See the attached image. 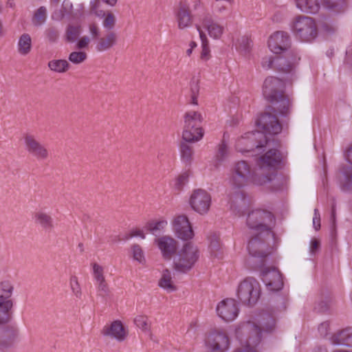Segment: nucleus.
<instances>
[{"mask_svg": "<svg viewBox=\"0 0 352 352\" xmlns=\"http://www.w3.org/2000/svg\"><path fill=\"white\" fill-rule=\"evenodd\" d=\"M282 161L279 151L270 148L257 160L261 173L253 175L250 164L244 160L236 162L232 169L230 182L237 188H241L250 182L277 190L283 185L282 177L277 175V167Z\"/></svg>", "mask_w": 352, "mask_h": 352, "instance_id": "1", "label": "nucleus"}, {"mask_svg": "<svg viewBox=\"0 0 352 352\" xmlns=\"http://www.w3.org/2000/svg\"><path fill=\"white\" fill-rule=\"evenodd\" d=\"M258 326L253 322L248 321L239 326L236 329V337L241 343V347L236 352H258L256 346L261 340L262 331L272 332L275 329L276 320L268 314H262Z\"/></svg>", "mask_w": 352, "mask_h": 352, "instance_id": "2", "label": "nucleus"}, {"mask_svg": "<svg viewBox=\"0 0 352 352\" xmlns=\"http://www.w3.org/2000/svg\"><path fill=\"white\" fill-rule=\"evenodd\" d=\"M284 82L276 77H267L263 83V94L265 98L273 103L278 113L282 116H286L290 109L291 102L284 95Z\"/></svg>", "mask_w": 352, "mask_h": 352, "instance_id": "3", "label": "nucleus"}, {"mask_svg": "<svg viewBox=\"0 0 352 352\" xmlns=\"http://www.w3.org/2000/svg\"><path fill=\"white\" fill-rule=\"evenodd\" d=\"M272 238L265 237L259 232H255L248 245L250 257L247 260L248 265L252 269L263 267L265 258L271 253L272 248L267 240Z\"/></svg>", "mask_w": 352, "mask_h": 352, "instance_id": "4", "label": "nucleus"}, {"mask_svg": "<svg viewBox=\"0 0 352 352\" xmlns=\"http://www.w3.org/2000/svg\"><path fill=\"white\" fill-rule=\"evenodd\" d=\"M275 219L272 212L261 209H256L248 213L247 226L255 232L263 234L265 237L274 238L272 231Z\"/></svg>", "mask_w": 352, "mask_h": 352, "instance_id": "5", "label": "nucleus"}, {"mask_svg": "<svg viewBox=\"0 0 352 352\" xmlns=\"http://www.w3.org/2000/svg\"><path fill=\"white\" fill-rule=\"evenodd\" d=\"M184 125L182 138L186 142H197L204 135V131L201 126L203 121L202 116L197 111L186 112L184 116Z\"/></svg>", "mask_w": 352, "mask_h": 352, "instance_id": "6", "label": "nucleus"}, {"mask_svg": "<svg viewBox=\"0 0 352 352\" xmlns=\"http://www.w3.org/2000/svg\"><path fill=\"white\" fill-rule=\"evenodd\" d=\"M14 285L11 280L0 282V326L8 323L12 317Z\"/></svg>", "mask_w": 352, "mask_h": 352, "instance_id": "7", "label": "nucleus"}, {"mask_svg": "<svg viewBox=\"0 0 352 352\" xmlns=\"http://www.w3.org/2000/svg\"><path fill=\"white\" fill-rule=\"evenodd\" d=\"M270 143V139L265 133L259 131H250L241 136L236 143V148L239 152H250L254 149L263 150Z\"/></svg>", "mask_w": 352, "mask_h": 352, "instance_id": "8", "label": "nucleus"}, {"mask_svg": "<svg viewBox=\"0 0 352 352\" xmlns=\"http://www.w3.org/2000/svg\"><path fill=\"white\" fill-rule=\"evenodd\" d=\"M260 295V285L254 278L249 277L245 278L238 287V298L244 305L248 306L254 305L258 301Z\"/></svg>", "mask_w": 352, "mask_h": 352, "instance_id": "9", "label": "nucleus"}, {"mask_svg": "<svg viewBox=\"0 0 352 352\" xmlns=\"http://www.w3.org/2000/svg\"><path fill=\"white\" fill-rule=\"evenodd\" d=\"M199 258V252L196 246L190 243H186L174 258L175 269L186 273L195 265Z\"/></svg>", "mask_w": 352, "mask_h": 352, "instance_id": "10", "label": "nucleus"}, {"mask_svg": "<svg viewBox=\"0 0 352 352\" xmlns=\"http://www.w3.org/2000/svg\"><path fill=\"white\" fill-rule=\"evenodd\" d=\"M294 32L297 37L303 41H311L317 36V27L312 18L301 16L296 19Z\"/></svg>", "mask_w": 352, "mask_h": 352, "instance_id": "11", "label": "nucleus"}, {"mask_svg": "<svg viewBox=\"0 0 352 352\" xmlns=\"http://www.w3.org/2000/svg\"><path fill=\"white\" fill-rule=\"evenodd\" d=\"M275 109H276V107L269 106L267 111L262 113L256 122L257 126L263 129L264 133L275 135L282 131V125L279 122L276 114L272 113Z\"/></svg>", "mask_w": 352, "mask_h": 352, "instance_id": "12", "label": "nucleus"}, {"mask_svg": "<svg viewBox=\"0 0 352 352\" xmlns=\"http://www.w3.org/2000/svg\"><path fill=\"white\" fill-rule=\"evenodd\" d=\"M251 201L241 188L234 187L230 197V210L239 216H243L249 209Z\"/></svg>", "mask_w": 352, "mask_h": 352, "instance_id": "13", "label": "nucleus"}, {"mask_svg": "<svg viewBox=\"0 0 352 352\" xmlns=\"http://www.w3.org/2000/svg\"><path fill=\"white\" fill-rule=\"evenodd\" d=\"M26 151L38 160H46L49 151L46 146L38 141L34 135L25 134L23 137Z\"/></svg>", "mask_w": 352, "mask_h": 352, "instance_id": "14", "label": "nucleus"}, {"mask_svg": "<svg viewBox=\"0 0 352 352\" xmlns=\"http://www.w3.org/2000/svg\"><path fill=\"white\" fill-rule=\"evenodd\" d=\"M210 204V194L203 189L195 190L190 198V204L192 208L201 214L208 212Z\"/></svg>", "mask_w": 352, "mask_h": 352, "instance_id": "15", "label": "nucleus"}, {"mask_svg": "<svg viewBox=\"0 0 352 352\" xmlns=\"http://www.w3.org/2000/svg\"><path fill=\"white\" fill-rule=\"evenodd\" d=\"M261 276L266 287L270 291H279L283 287L281 274L274 267L263 268Z\"/></svg>", "mask_w": 352, "mask_h": 352, "instance_id": "16", "label": "nucleus"}, {"mask_svg": "<svg viewBox=\"0 0 352 352\" xmlns=\"http://www.w3.org/2000/svg\"><path fill=\"white\" fill-rule=\"evenodd\" d=\"M291 45L289 34L287 32L278 31L273 34L268 40V47L274 54L289 52Z\"/></svg>", "mask_w": 352, "mask_h": 352, "instance_id": "17", "label": "nucleus"}, {"mask_svg": "<svg viewBox=\"0 0 352 352\" xmlns=\"http://www.w3.org/2000/svg\"><path fill=\"white\" fill-rule=\"evenodd\" d=\"M216 310L218 316L226 322L234 320L239 311L236 300L232 298L221 300L218 304Z\"/></svg>", "mask_w": 352, "mask_h": 352, "instance_id": "18", "label": "nucleus"}, {"mask_svg": "<svg viewBox=\"0 0 352 352\" xmlns=\"http://www.w3.org/2000/svg\"><path fill=\"white\" fill-rule=\"evenodd\" d=\"M0 335V352H8L14 347L19 336V329L14 326L8 325L1 329Z\"/></svg>", "mask_w": 352, "mask_h": 352, "instance_id": "19", "label": "nucleus"}, {"mask_svg": "<svg viewBox=\"0 0 352 352\" xmlns=\"http://www.w3.org/2000/svg\"><path fill=\"white\" fill-rule=\"evenodd\" d=\"M173 228L177 236L182 240H188L194 235L190 223L185 215H179L175 219Z\"/></svg>", "mask_w": 352, "mask_h": 352, "instance_id": "20", "label": "nucleus"}, {"mask_svg": "<svg viewBox=\"0 0 352 352\" xmlns=\"http://www.w3.org/2000/svg\"><path fill=\"white\" fill-rule=\"evenodd\" d=\"M346 159L351 166H343L340 170L339 181L343 190H352V146L347 151Z\"/></svg>", "mask_w": 352, "mask_h": 352, "instance_id": "21", "label": "nucleus"}, {"mask_svg": "<svg viewBox=\"0 0 352 352\" xmlns=\"http://www.w3.org/2000/svg\"><path fill=\"white\" fill-rule=\"evenodd\" d=\"M287 56L275 57V69L283 73H290L294 69V64L300 58L293 51L286 52Z\"/></svg>", "mask_w": 352, "mask_h": 352, "instance_id": "22", "label": "nucleus"}, {"mask_svg": "<svg viewBox=\"0 0 352 352\" xmlns=\"http://www.w3.org/2000/svg\"><path fill=\"white\" fill-rule=\"evenodd\" d=\"M159 249L161 250L163 257L166 260H170L177 250V242L173 238L167 236L155 239Z\"/></svg>", "mask_w": 352, "mask_h": 352, "instance_id": "23", "label": "nucleus"}, {"mask_svg": "<svg viewBox=\"0 0 352 352\" xmlns=\"http://www.w3.org/2000/svg\"><path fill=\"white\" fill-rule=\"evenodd\" d=\"M208 342L213 351L224 352L229 347V339L223 332H214L210 334Z\"/></svg>", "mask_w": 352, "mask_h": 352, "instance_id": "24", "label": "nucleus"}, {"mask_svg": "<svg viewBox=\"0 0 352 352\" xmlns=\"http://www.w3.org/2000/svg\"><path fill=\"white\" fill-rule=\"evenodd\" d=\"M102 333L104 336H110L120 342L124 340L127 336V331L119 320L113 321L109 326L104 327Z\"/></svg>", "mask_w": 352, "mask_h": 352, "instance_id": "25", "label": "nucleus"}, {"mask_svg": "<svg viewBox=\"0 0 352 352\" xmlns=\"http://www.w3.org/2000/svg\"><path fill=\"white\" fill-rule=\"evenodd\" d=\"M176 17L179 29H184L190 26L192 23V15L189 10V6L186 2H180Z\"/></svg>", "mask_w": 352, "mask_h": 352, "instance_id": "26", "label": "nucleus"}, {"mask_svg": "<svg viewBox=\"0 0 352 352\" xmlns=\"http://www.w3.org/2000/svg\"><path fill=\"white\" fill-rule=\"evenodd\" d=\"M201 21L204 28L208 30L211 37L216 39L220 38L223 34V28L217 23H214L212 16L209 13H204Z\"/></svg>", "mask_w": 352, "mask_h": 352, "instance_id": "27", "label": "nucleus"}, {"mask_svg": "<svg viewBox=\"0 0 352 352\" xmlns=\"http://www.w3.org/2000/svg\"><path fill=\"white\" fill-rule=\"evenodd\" d=\"M333 344L352 346V327L339 331L331 337Z\"/></svg>", "mask_w": 352, "mask_h": 352, "instance_id": "28", "label": "nucleus"}, {"mask_svg": "<svg viewBox=\"0 0 352 352\" xmlns=\"http://www.w3.org/2000/svg\"><path fill=\"white\" fill-rule=\"evenodd\" d=\"M34 219L35 223L45 230H51L54 228V221L52 216L43 210L35 212Z\"/></svg>", "mask_w": 352, "mask_h": 352, "instance_id": "29", "label": "nucleus"}, {"mask_svg": "<svg viewBox=\"0 0 352 352\" xmlns=\"http://www.w3.org/2000/svg\"><path fill=\"white\" fill-rule=\"evenodd\" d=\"M117 41V34L114 32H109L104 37L99 38L96 50L98 52H104L111 49Z\"/></svg>", "mask_w": 352, "mask_h": 352, "instance_id": "30", "label": "nucleus"}, {"mask_svg": "<svg viewBox=\"0 0 352 352\" xmlns=\"http://www.w3.org/2000/svg\"><path fill=\"white\" fill-rule=\"evenodd\" d=\"M331 303V295L328 292L322 293L315 302L314 310L318 313H326L330 309Z\"/></svg>", "mask_w": 352, "mask_h": 352, "instance_id": "31", "label": "nucleus"}, {"mask_svg": "<svg viewBox=\"0 0 352 352\" xmlns=\"http://www.w3.org/2000/svg\"><path fill=\"white\" fill-rule=\"evenodd\" d=\"M296 6L304 12L315 14L320 8L317 0H296Z\"/></svg>", "mask_w": 352, "mask_h": 352, "instance_id": "32", "label": "nucleus"}, {"mask_svg": "<svg viewBox=\"0 0 352 352\" xmlns=\"http://www.w3.org/2000/svg\"><path fill=\"white\" fill-rule=\"evenodd\" d=\"M32 49V38L30 34H23L19 39L18 52L21 55L25 56L28 54Z\"/></svg>", "mask_w": 352, "mask_h": 352, "instance_id": "33", "label": "nucleus"}, {"mask_svg": "<svg viewBox=\"0 0 352 352\" xmlns=\"http://www.w3.org/2000/svg\"><path fill=\"white\" fill-rule=\"evenodd\" d=\"M159 285L168 292L176 290V287L172 283L171 274L168 270H164L162 278L159 281Z\"/></svg>", "mask_w": 352, "mask_h": 352, "instance_id": "34", "label": "nucleus"}, {"mask_svg": "<svg viewBox=\"0 0 352 352\" xmlns=\"http://www.w3.org/2000/svg\"><path fill=\"white\" fill-rule=\"evenodd\" d=\"M47 12L45 6H41L34 13L32 23L34 26L38 27L44 24L47 19Z\"/></svg>", "mask_w": 352, "mask_h": 352, "instance_id": "35", "label": "nucleus"}, {"mask_svg": "<svg viewBox=\"0 0 352 352\" xmlns=\"http://www.w3.org/2000/svg\"><path fill=\"white\" fill-rule=\"evenodd\" d=\"M48 67L53 72L64 73L69 69V64L64 59L52 60L48 63Z\"/></svg>", "mask_w": 352, "mask_h": 352, "instance_id": "36", "label": "nucleus"}, {"mask_svg": "<svg viewBox=\"0 0 352 352\" xmlns=\"http://www.w3.org/2000/svg\"><path fill=\"white\" fill-rule=\"evenodd\" d=\"M197 29L199 33L200 39L201 41L202 50L201 53V58L204 60H207L210 58V49L208 45V41L202 30H201L200 26L197 25Z\"/></svg>", "mask_w": 352, "mask_h": 352, "instance_id": "37", "label": "nucleus"}, {"mask_svg": "<svg viewBox=\"0 0 352 352\" xmlns=\"http://www.w3.org/2000/svg\"><path fill=\"white\" fill-rule=\"evenodd\" d=\"M80 33V26L69 25L65 32V39L67 42L74 43L79 37Z\"/></svg>", "mask_w": 352, "mask_h": 352, "instance_id": "38", "label": "nucleus"}, {"mask_svg": "<svg viewBox=\"0 0 352 352\" xmlns=\"http://www.w3.org/2000/svg\"><path fill=\"white\" fill-rule=\"evenodd\" d=\"M167 225V221L161 220L158 221H151L147 224L148 230L154 235L159 236L160 235L162 231Z\"/></svg>", "mask_w": 352, "mask_h": 352, "instance_id": "39", "label": "nucleus"}, {"mask_svg": "<svg viewBox=\"0 0 352 352\" xmlns=\"http://www.w3.org/2000/svg\"><path fill=\"white\" fill-rule=\"evenodd\" d=\"M180 152L182 160L186 163H190L193 155L192 147L186 142H182L180 145Z\"/></svg>", "mask_w": 352, "mask_h": 352, "instance_id": "40", "label": "nucleus"}, {"mask_svg": "<svg viewBox=\"0 0 352 352\" xmlns=\"http://www.w3.org/2000/svg\"><path fill=\"white\" fill-rule=\"evenodd\" d=\"M326 6L335 12H341L345 6V0H324Z\"/></svg>", "mask_w": 352, "mask_h": 352, "instance_id": "41", "label": "nucleus"}, {"mask_svg": "<svg viewBox=\"0 0 352 352\" xmlns=\"http://www.w3.org/2000/svg\"><path fill=\"white\" fill-rule=\"evenodd\" d=\"M97 289L98 296L103 298L105 300L111 296V292L106 280L97 283Z\"/></svg>", "mask_w": 352, "mask_h": 352, "instance_id": "42", "label": "nucleus"}, {"mask_svg": "<svg viewBox=\"0 0 352 352\" xmlns=\"http://www.w3.org/2000/svg\"><path fill=\"white\" fill-rule=\"evenodd\" d=\"M228 156V148L224 140L219 145L215 157L219 162H222Z\"/></svg>", "mask_w": 352, "mask_h": 352, "instance_id": "43", "label": "nucleus"}, {"mask_svg": "<svg viewBox=\"0 0 352 352\" xmlns=\"http://www.w3.org/2000/svg\"><path fill=\"white\" fill-rule=\"evenodd\" d=\"M87 55L84 52H73L69 55V60L74 64H80L87 59Z\"/></svg>", "mask_w": 352, "mask_h": 352, "instance_id": "44", "label": "nucleus"}, {"mask_svg": "<svg viewBox=\"0 0 352 352\" xmlns=\"http://www.w3.org/2000/svg\"><path fill=\"white\" fill-rule=\"evenodd\" d=\"M45 34L50 43L57 42L59 38V31L55 27H50L45 31Z\"/></svg>", "mask_w": 352, "mask_h": 352, "instance_id": "45", "label": "nucleus"}, {"mask_svg": "<svg viewBox=\"0 0 352 352\" xmlns=\"http://www.w3.org/2000/svg\"><path fill=\"white\" fill-rule=\"evenodd\" d=\"M131 249L133 258L139 263H143L145 261V258L142 248L138 244H134L132 245Z\"/></svg>", "mask_w": 352, "mask_h": 352, "instance_id": "46", "label": "nucleus"}, {"mask_svg": "<svg viewBox=\"0 0 352 352\" xmlns=\"http://www.w3.org/2000/svg\"><path fill=\"white\" fill-rule=\"evenodd\" d=\"M252 41L247 36H243L239 40V49L245 54L250 51Z\"/></svg>", "mask_w": 352, "mask_h": 352, "instance_id": "47", "label": "nucleus"}, {"mask_svg": "<svg viewBox=\"0 0 352 352\" xmlns=\"http://www.w3.org/2000/svg\"><path fill=\"white\" fill-rule=\"evenodd\" d=\"M210 248L214 256H218V252L221 249V243L219 239L215 234L212 236L210 238Z\"/></svg>", "mask_w": 352, "mask_h": 352, "instance_id": "48", "label": "nucleus"}, {"mask_svg": "<svg viewBox=\"0 0 352 352\" xmlns=\"http://www.w3.org/2000/svg\"><path fill=\"white\" fill-rule=\"evenodd\" d=\"M94 276L96 283L105 280L103 267L97 263L93 264Z\"/></svg>", "mask_w": 352, "mask_h": 352, "instance_id": "49", "label": "nucleus"}, {"mask_svg": "<svg viewBox=\"0 0 352 352\" xmlns=\"http://www.w3.org/2000/svg\"><path fill=\"white\" fill-rule=\"evenodd\" d=\"M116 24V17L111 12H108L103 21L102 25L107 30H112Z\"/></svg>", "mask_w": 352, "mask_h": 352, "instance_id": "50", "label": "nucleus"}, {"mask_svg": "<svg viewBox=\"0 0 352 352\" xmlns=\"http://www.w3.org/2000/svg\"><path fill=\"white\" fill-rule=\"evenodd\" d=\"M70 286L72 290V292L77 298L81 297V289L80 285L78 281V278L76 276H74L71 277L70 279Z\"/></svg>", "mask_w": 352, "mask_h": 352, "instance_id": "51", "label": "nucleus"}, {"mask_svg": "<svg viewBox=\"0 0 352 352\" xmlns=\"http://www.w3.org/2000/svg\"><path fill=\"white\" fill-rule=\"evenodd\" d=\"M134 322L137 327L142 329L143 331L148 330V324L147 318L145 316H139L134 319Z\"/></svg>", "mask_w": 352, "mask_h": 352, "instance_id": "52", "label": "nucleus"}, {"mask_svg": "<svg viewBox=\"0 0 352 352\" xmlns=\"http://www.w3.org/2000/svg\"><path fill=\"white\" fill-rule=\"evenodd\" d=\"M319 25L321 30L327 34H332L336 30V28L329 21L321 22Z\"/></svg>", "mask_w": 352, "mask_h": 352, "instance_id": "53", "label": "nucleus"}, {"mask_svg": "<svg viewBox=\"0 0 352 352\" xmlns=\"http://www.w3.org/2000/svg\"><path fill=\"white\" fill-rule=\"evenodd\" d=\"M188 174L186 173H184L182 175H180L176 182H175V188L177 190H181L183 187V186L188 182Z\"/></svg>", "mask_w": 352, "mask_h": 352, "instance_id": "54", "label": "nucleus"}, {"mask_svg": "<svg viewBox=\"0 0 352 352\" xmlns=\"http://www.w3.org/2000/svg\"><path fill=\"white\" fill-rule=\"evenodd\" d=\"M89 31L93 39H98L100 35V28L95 22H91L89 25Z\"/></svg>", "mask_w": 352, "mask_h": 352, "instance_id": "55", "label": "nucleus"}, {"mask_svg": "<svg viewBox=\"0 0 352 352\" xmlns=\"http://www.w3.org/2000/svg\"><path fill=\"white\" fill-rule=\"evenodd\" d=\"M261 64L265 69L275 68V57H265L263 58Z\"/></svg>", "mask_w": 352, "mask_h": 352, "instance_id": "56", "label": "nucleus"}, {"mask_svg": "<svg viewBox=\"0 0 352 352\" xmlns=\"http://www.w3.org/2000/svg\"><path fill=\"white\" fill-rule=\"evenodd\" d=\"M90 43V38L87 36H82L77 43L76 48L78 50L86 48Z\"/></svg>", "mask_w": 352, "mask_h": 352, "instance_id": "57", "label": "nucleus"}, {"mask_svg": "<svg viewBox=\"0 0 352 352\" xmlns=\"http://www.w3.org/2000/svg\"><path fill=\"white\" fill-rule=\"evenodd\" d=\"M313 225L316 230L320 228V216L317 208L314 210V217L313 218Z\"/></svg>", "mask_w": 352, "mask_h": 352, "instance_id": "58", "label": "nucleus"}, {"mask_svg": "<svg viewBox=\"0 0 352 352\" xmlns=\"http://www.w3.org/2000/svg\"><path fill=\"white\" fill-rule=\"evenodd\" d=\"M329 324L328 322H322L318 327V331L321 336L326 337L328 335Z\"/></svg>", "mask_w": 352, "mask_h": 352, "instance_id": "59", "label": "nucleus"}, {"mask_svg": "<svg viewBox=\"0 0 352 352\" xmlns=\"http://www.w3.org/2000/svg\"><path fill=\"white\" fill-rule=\"evenodd\" d=\"M320 241L316 239H313L310 243V252L314 254L320 248Z\"/></svg>", "mask_w": 352, "mask_h": 352, "instance_id": "60", "label": "nucleus"}, {"mask_svg": "<svg viewBox=\"0 0 352 352\" xmlns=\"http://www.w3.org/2000/svg\"><path fill=\"white\" fill-rule=\"evenodd\" d=\"M133 236H140L142 239L145 238V235L142 230H136L133 231L129 236H126L125 239L128 240L129 239L133 237Z\"/></svg>", "mask_w": 352, "mask_h": 352, "instance_id": "61", "label": "nucleus"}, {"mask_svg": "<svg viewBox=\"0 0 352 352\" xmlns=\"http://www.w3.org/2000/svg\"><path fill=\"white\" fill-rule=\"evenodd\" d=\"M199 89V88L197 82L192 81L190 85L191 94L198 95Z\"/></svg>", "mask_w": 352, "mask_h": 352, "instance_id": "62", "label": "nucleus"}, {"mask_svg": "<svg viewBox=\"0 0 352 352\" xmlns=\"http://www.w3.org/2000/svg\"><path fill=\"white\" fill-rule=\"evenodd\" d=\"M99 6L98 0H93L90 2V12L92 13L98 10Z\"/></svg>", "mask_w": 352, "mask_h": 352, "instance_id": "63", "label": "nucleus"}, {"mask_svg": "<svg viewBox=\"0 0 352 352\" xmlns=\"http://www.w3.org/2000/svg\"><path fill=\"white\" fill-rule=\"evenodd\" d=\"M91 14H94L95 15H96L97 16L100 17V18H103L106 16V14L104 12V11L103 10H96L95 12H93Z\"/></svg>", "mask_w": 352, "mask_h": 352, "instance_id": "64", "label": "nucleus"}]
</instances>
